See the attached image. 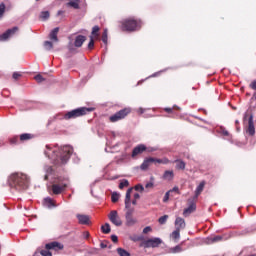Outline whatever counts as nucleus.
Listing matches in <instances>:
<instances>
[{
  "label": "nucleus",
  "mask_w": 256,
  "mask_h": 256,
  "mask_svg": "<svg viewBox=\"0 0 256 256\" xmlns=\"http://www.w3.org/2000/svg\"><path fill=\"white\" fill-rule=\"evenodd\" d=\"M248 135H255V123L253 122V115H250L248 118V127L246 129Z\"/></svg>",
  "instance_id": "12"
},
{
  "label": "nucleus",
  "mask_w": 256,
  "mask_h": 256,
  "mask_svg": "<svg viewBox=\"0 0 256 256\" xmlns=\"http://www.w3.org/2000/svg\"><path fill=\"white\" fill-rule=\"evenodd\" d=\"M45 247H46V250H41L40 255L53 256V254L51 253V251H49V249H53L54 251H61V249H63V244L59 242H52V243L46 244Z\"/></svg>",
  "instance_id": "6"
},
{
  "label": "nucleus",
  "mask_w": 256,
  "mask_h": 256,
  "mask_svg": "<svg viewBox=\"0 0 256 256\" xmlns=\"http://www.w3.org/2000/svg\"><path fill=\"white\" fill-rule=\"evenodd\" d=\"M126 218V225L128 227H133L137 223V219H135L133 216H128Z\"/></svg>",
  "instance_id": "26"
},
{
  "label": "nucleus",
  "mask_w": 256,
  "mask_h": 256,
  "mask_svg": "<svg viewBox=\"0 0 256 256\" xmlns=\"http://www.w3.org/2000/svg\"><path fill=\"white\" fill-rule=\"evenodd\" d=\"M43 205H44V207H47L48 209H52V207H57L55 205V202L53 201V199H51V197L45 198Z\"/></svg>",
  "instance_id": "21"
},
{
  "label": "nucleus",
  "mask_w": 256,
  "mask_h": 256,
  "mask_svg": "<svg viewBox=\"0 0 256 256\" xmlns=\"http://www.w3.org/2000/svg\"><path fill=\"white\" fill-rule=\"evenodd\" d=\"M173 163L176 164V169H178L179 171L185 170V167H186L185 161L181 159H176L173 161Z\"/></svg>",
  "instance_id": "22"
},
{
  "label": "nucleus",
  "mask_w": 256,
  "mask_h": 256,
  "mask_svg": "<svg viewBox=\"0 0 256 256\" xmlns=\"http://www.w3.org/2000/svg\"><path fill=\"white\" fill-rule=\"evenodd\" d=\"M203 189H205V181H202L195 190V198L199 197L201 193H203Z\"/></svg>",
  "instance_id": "24"
},
{
  "label": "nucleus",
  "mask_w": 256,
  "mask_h": 256,
  "mask_svg": "<svg viewBox=\"0 0 256 256\" xmlns=\"http://www.w3.org/2000/svg\"><path fill=\"white\" fill-rule=\"evenodd\" d=\"M153 182H148L146 185H145V188L146 189H151V188H153Z\"/></svg>",
  "instance_id": "54"
},
{
  "label": "nucleus",
  "mask_w": 256,
  "mask_h": 256,
  "mask_svg": "<svg viewBox=\"0 0 256 256\" xmlns=\"http://www.w3.org/2000/svg\"><path fill=\"white\" fill-rule=\"evenodd\" d=\"M150 231H152L151 226H146V227L143 229V233H144V234L150 233Z\"/></svg>",
  "instance_id": "50"
},
{
  "label": "nucleus",
  "mask_w": 256,
  "mask_h": 256,
  "mask_svg": "<svg viewBox=\"0 0 256 256\" xmlns=\"http://www.w3.org/2000/svg\"><path fill=\"white\" fill-rule=\"evenodd\" d=\"M85 237H89V232H85Z\"/></svg>",
  "instance_id": "63"
},
{
  "label": "nucleus",
  "mask_w": 256,
  "mask_h": 256,
  "mask_svg": "<svg viewBox=\"0 0 256 256\" xmlns=\"http://www.w3.org/2000/svg\"><path fill=\"white\" fill-rule=\"evenodd\" d=\"M138 113H140V115H143L145 113V109L139 108L138 109Z\"/></svg>",
  "instance_id": "58"
},
{
  "label": "nucleus",
  "mask_w": 256,
  "mask_h": 256,
  "mask_svg": "<svg viewBox=\"0 0 256 256\" xmlns=\"http://www.w3.org/2000/svg\"><path fill=\"white\" fill-rule=\"evenodd\" d=\"M151 163H155V158H153V157L145 158L143 163L140 166V169L142 171H147V169H149V166L151 165Z\"/></svg>",
  "instance_id": "14"
},
{
  "label": "nucleus",
  "mask_w": 256,
  "mask_h": 256,
  "mask_svg": "<svg viewBox=\"0 0 256 256\" xmlns=\"http://www.w3.org/2000/svg\"><path fill=\"white\" fill-rule=\"evenodd\" d=\"M146 151H147L148 153H153V151H157V149L154 148V147H148V148H146Z\"/></svg>",
  "instance_id": "53"
},
{
  "label": "nucleus",
  "mask_w": 256,
  "mask_h": 256,
  "mask_svg": "<svg viewBox=\"0 0 256 256\" xmlns=\"http://www.w3.org/2000/svg\"><path fill=\"white\" fill-rule=\"evenodd\" d=\"M129 113H131V108H124L116 112V114H118L121 117V119H125L127 115H129Z\"/></svg>",
  "instance_id": "25"
},
{
  "label": "nucleus",
  "mask_w": 256,
  "mask_h": 256,
  "mask_svg": "<svg viewBox=\"0 0 256 256\" xmlns=\"http://www.w3.org/2000/svg\"><path fill=\"white\" fill-rule=\"evenodd\" d=\"M121 119H123V118H121V117L117 114V112H116L114 115L110 116V121H111V123H117V121H121Z\"/></svg>",
  "instance_id": "36"
},
{
  "label": "nucleus",
  "mask_w": 256,
  "mask_h": 256,
  "mask_svg": "<svg viewBox=\"0 0 256 256\" xmlns=\"http://www.w3.org/2000/svg\"><path fill=\"white\" fill-rule=\"evenodd\" d=\"M102 41L105 45H107V29H104V32L102 34Z\"/></svg>",
  "instance_id": "44"
},
{
  "label": "nucleus",
  "mask_w": 256,
  "mask_h": 256,
  "mask_svg": "<svg viewBox=\"0 0 256 256\" xmlns=\"http://www.w3.org/2000/svg\"><path fill=\"white\" fill-rule=\"evenodd\" d=\"M29 139H33V134L24 133L20 135V141H29Z\"/></svg>",
  "instance_id": "31"
},
{
  "label": "nucleus",
  "mask_w": 256,
  "mask_h": 256,
  "mask_svg": "<svg viewBox=\"0 0 256 256\" xmlns=\"http://www.w3.org/2000/svg\"><path fill=\"white\" fill-rule=\"evenodd\" d=\"M49 17H50L49 11H43L40 14V19L42 21H47V19H49Z\"/></svg>",
  "instance_id": "37"
},
{
  "label": "nucleus",
  "mask_w": 256,
  "mask_h": 256,
  "mask_svg": "<svg viewBox=\"0 0 256 256\" xmlns=\"http://www.w3.org/2000/svg\"><path fill=\"white\" fill-rule=\"evenodd\" d=\"M183 251V248L181 245H177L175 247L170 248L169 253H181Z\"/></svg>",
  "instance_id": "32"
},
{
  "label": "nucleus",
  "mask_w": 256,
  "mask_h": 256,
  "mask_svg": "<svg viewBox=\"0 0 256 256\" xmlns=\"http://www.w3.org/2000/svg\"><path fill=\"white\" fill-rule=\"evenodd\" d=\"M163 243V240L161 238H150L145 241V246L146 247H159Z\"/></svg>",
  "instance_id": "10"
},
{
  "label": "nucleus",
  "mask_w": 256,
  "mask_h": 256,
  "mask_svg": "<svg viewBox=\"0 0 256 256\" xmlns=\"http://www.w3.org/2000/svg\"><path fill=\"white\" fill-rule=\"evenodd\" d=\"M124 187H129V180H122L119 184V189H123Z\"/></svg>",
  "instance_id": "41"
},
{
  "label": "nucleus",
  "mask_w": 256,
  "mask_h": 256,
  "mask_svg": "<svg viewBox=\"0 0 256 256\" xmlns=\"http://www.w3.org/2000/svg\"><path fill=\"white\" fill-rule=\"evenodd\" d=\"M250 89H253V91H255L253 93L252 99L256 100V80H253L250 85H249Z\"/></svg>",
  "instance_id": "34"
},
{
  "label": "nucleus",
  "mask_w": 256,
  "mask_h": 256,
  "mask_svg": "<svg viewBox=\"0 0 256 256\" xmlns=\"http://www.w3.org/2000/svg\"><path fill=\"white\" fill-rule=\"evenodd\" d=\"M164 111H166V113H173V108H164Z\"/></svg>",
  "instance_id": "57"
},
{
  "label": "nucleus",
  "mask_w": 256,
  "mask_h": 256,
  "mask_svg": "<svg viewBox=\"0 0 256 256\" xmlns=\"http://www.w3.org/2000/svg\"><path fill=\"white\" fill-rule=\"evenodd\" d=\"M244 119H247V114L244 115Z\"/></svg>",
  "instance_id": "64"
},
{
  "label": "nucleus",
  "mask_w": 256,
  "mask_h": 256,
  "mask_svg": "<svg viewBox=\"0 0 256 256\" xmlns=\"http://www.w3.org/2000/svg\"><path fill=\"white\" fill-rule=\"evenodd\" d=\"M44 171L46 173L44 176L45 181L49 180L50 177H53V168L51 166H45Z\"/></svg>",
  "instance_id": "23"
},
{
  "label": "nucleus",
  "mask_w": 256,
  "mask_h": 256,
  "mask_svg": "<svg viewBox=\"0 0 256 256\" xmlns=\"http://www.w3.org/2000/svg\"><path fill=\"white\" fill-rule=\"evenodd\" d=\"M162 177L164 181H173V178L175 177V173H173V170H166Z\"/></svg>",
  "instance_id": "19"
},
{
  "label": "nucleus",
  "mask_w": 256,
  "mask_h": 256,
  "mask_svg": "<svg viewBox=\"0 0 256 256\" xmlns=\"http://www.w3.org/2000/svg\"><path fill=\"white\" fill-rule=\"evenodd\" d=\"M102 233H105V235L111 233V226L109 223H105V225L101 226Z\"/></svg>",
  "instance_id": "30"
},
{
  "label": "nucleus",
  "mask_w": 256,
  "mask_h": 256,
  "mask_svg": "<svg viewBox=\"0 0 256 256\" xmlns=\"http://www.w3.org/2000/svg\"><path fill=\"white\" fill-rule=\"evenodd\" d=\"M17 139H12L10 140V143L13 145L14 143H16Z\"/></svg>",
  "instance_id": "60"
},
{
  "label": "nucleus",
  "mask_w": 256,
  "mask_h": 256,
  "mask_svg": "<svg viewBox=\"0 0 256 256\" xmlns=\"http://www.w3.org/2000/svg\"><path fill=\"white\" fill-rule=\"evenodd\" d=\"M170 193H171V191H168L165 193L164 198H163L164 203H167V201H169Z\"/></svg>",
  "instance_id": "47"
},
{
  "label": "nucleus",
  "mask_w": 256,
  "mask_h": 256,
  "mask_svg": "<svg viewBox=\"0 0 256 256\" xmlns=\"http://www.w3.org/2000/svg\"><path fill=\"white\" fill-rule=\"evenodd\" d=\"M221 133H222V135H224L225 137H229V131L225 130V128H221Z\"/></svg>",
  "instance_id": "51"
},
{
  "label": "nucleus",
  "mask_w": 256,
  "mask_h": 256,
  "mask_svg": "<svg viewBox=\"0 0 256 256\" xmlns=\"http://www.w3.org/2000/svg\"><path fill=\"white\" fill-rule=\"evenodd\" d=\"M132 205H137V200H132Z\"/></svg>",
  "instance_id": "61"
},
{
  "label": "nucleus",
  "mask_w": 256,
  "mask_h": 256,
  "mask_svg": "<svg viewBox=\"0 0 256 256\" xmlns=\"http://www.w3.org/2000/svg\"><path fill=\"white\" fill-rule=\"evenodd\" d=\"M21 77V74L20 73H18V72H14L13 73V79H18V78H20Z\"/></svg>",
  "instance_id": "55"
},
{
  "label": "nucleus",
  "mask_w": 256,
  "mask_h": 256,
  "mask_svg": "<svg viewBox=\"0 0 256 256\" xmlns=\"http://www.w3.org/2000/svg\"><path fill=\"white\" fill-rule=\"evenodd\" d=\"M108 219L115 225L116 227H121L123 225V221H121V217L117 213V210H112L108 215Z\"/></svg>",
  "instance_id": "8"
},
{
  "label": "nucleus",
  "mask_w": 256,
  "mask_h": 256,
  "mask_svg": "<svg viewBox=\"0 0 256 256\" xmlns=\"http://www.w3.org/2000/svg\"><path fill=\"white\" fill-rule=\"evenodd\" d=\"M196 210L197 204H195V202H191V204L186 209H184L183 215L184 217H189L191 213L195 212Z\"/></svg>",
  "instance_id": "13"
},
{
  "label": "nucleus",
  "mask_w": 256,
  "mask_h": 256,
  "mask_svg": "<svg viewBox=\"0 0 256 256\" xmlns=\"http://www.w3.org/2000/svg\"><path fill=\"white\" fill-rule=\"evenodd\" d=\"M80 225H88L89 224V216L83 214L76 215Z\"/></svg>",
  "instance_id": "18"
},
{
  "label": "nucleus",
  "mask_w": 256,
  "mask_h": 256,
  "mask_svg": "<svg viewBox=\"0 0 256 256\" xmlns=\"http://www.w3.org/2000/svg\"><path fill=\"white\" fill-rule=\"evenodd\" d=\"M122 29L123 31H138V29H141V20L126 19L122 22Z\"/></svg>",
  "instance_id": "4"
},
{
  "label": "nucleus",
  "mask_w": 256,
  "mask_h": 256,
  "mask_svg": "<svg viewBox=\"0 0 256 256\" xmlns=\"http://www.w3.org/2000/svg\"><path fill=\"white\" fill-rule=\"evenodd\" d=\"M121 119H123V118H121V117L117 114V112H116L114 115L110 116V121H111V123H117V121H121Z\"/></svg>",
  "instance_id": "35"
},
{
  "label": "nucleus",
  "mask_w": 256,
  "mask_h": 256,
  "mask_svg": "<svg viewBox=\"0 0 256 256\" xmlns=\"http://www.w3.org/2000/svg\"><path fill=\"white\" fill-rule=\"evenodd\" d=\"M144 151H147V146L145 144H139L132 150V158L135 159L137 155H141Z\"/></svg>",
  "instance_id": "11"
},
{
  "label": "nucleus",
  "mask_w": 256,
  "mask_h": 256,
  "mask_svg": "<svg viewBox=\"0 0 256 256\" xmlns=\"http://www.w3.org/2000/svg\"><path fill=\"white\" fill-rule=\"evenodd\" d=\"M67 7H72L73 9H79V0H70L67 4Z\"/></svg>",
  "instance_id": "27"
},
{
  "label": "nucleus",
  "mask_w": 256,
  "mask_h": 256,
  "mask_svg": "<svg viewBox=\"0 0 256 256\" xmlns=\"http://www.w3.org/2000/svg\"><path fill=\"white\" fill-rule=\"evenodd\" d=\"M97 33H99V26H94L92 28V35H97Z\"/></svg>",
  "instance_id": "48"
},
{
  "label": "nucleus",
  "mask_w": 256,
  "mask_h": 256,
  "mask_svg": "<svg viewBox=\"0 0 256 256\" xmlns=\"http://www.w3.org/2000/svg\"><path fill=\"white\" fill-rule=\"evenodd\" d=\"M135 191H140L141 193H143V191H145V187H143V185L141 184H137L135 187H134Z\"/></svg>",
  "instance_id": "43"
},
{
  "label": "nucleus",
  "mask_w": 256,
  "mask_h": 256,
  "mask_svg": "<svg viewBox=\"0 0 256 256\" xmlns=\"http://www.w3.org/2000/svg\"><path fill=\"white\" fill-rule=\"evenodd\" d=\"M69 182L67 180H58L52 185L53 195H61L65 189H67Z\"/></svg>",
  "instance_id": "5"
},
{
  "label": "nucleus",
  "mask_w": 256,
  "mask_h": 256,
  "mask_svg": "<svg viewBox=\"0 0 256 256\" xmlns=\"http://www.w3.org/2000/svg\"><path fill=\"white\" fill-rule=\"evenodd\" d=\"M85 41H87V37L83 35H78L74 40V46L83 47V44L85 43Z\"/></svg>",
  "instance_id": "15"
},
{
  "label": "nucleus",
  "mask_w": 256,
  "mask_h": 256,
  "mask_svg": "<svg viewBox=\"0 0 256 256\" xmlns=\"http://www.w3.org/2000/svg\"><path fill=\"white\" fill-rule=\"evenodd\" d=\"M95 111V108L93 107H80L76 108L74 110L68 111L63 115V119L66 121H69L71 119H77L78 117H83L84 115H87V113H91Z\"/></svg>",
  "instance_id": "3"
},
{
  "label": "nucleus",
  "mask_w": 256,
  "mask_h": 256,
  "mask_svg": "<svg viewBox=\"0 0 256 256\" xmlns=\"http://www.w3.org/2000/svg\"><path fill=\"white\" fill-rule=\"evenodd\" d=\"M100 247H101V249H107V243L101 242Z\"/></svg>",
  "instance_id": "56"
},
{
  "label": "nucleus",
  "mask_w": 256,
  "mask_h": 256,
  "mask_svg": "<svg viewBox=\"0 0 256 256\" xmlns=\"http://www.w3.org/2000/svg\"><path fill=\"white\" fill-rule=\"evenodd\" d=\"M95 47V41L93 40V37L90 38V42L88 43V49H93Z\"/></svg>",
  "instance_id": "46"
},
{
  "label": "nucleus",
  "mask_w": 256,
  "mask_h": 256,
  "mask_svg": "<svg viewBox=\"0 0 256 256\" xmlns=\"http://www.w3.org/2000/svg\"><path fill=\"white\" fill-rule=\"evenodd\" d=\"M219 241H223V236H211L205 239V243H207V245L219 243Z\"/></svg>",
  "instance_id": "16"
},
{
  "label": "nucleus",
  "mask_w": 256,
  "mask_h": 256,
  "mask_svg": "<svg viewBox=\"0 0 256 256\" xmlns=\"http://www.w3.org/2000/svg\"><path fill=\"white\" fill-rule=\"evenodd\" d=\"M111 240L113 241V243H117L119 241V238L117 237V235H112Z\"/></svg>",
  "instance_id": "52"
},
{
  "label": "nucleus",
  "mask_w": 256,
  "mask_h": 256,
  "mask_svg": "<svg viewBox=\"0 0 256 256\" xmlns=\"http://www.w3.org/2000/svg\"><path fill=\"white\" fill-rule=\"evenodd\" d=\"M170 191V193H177L178 195H179V187H177V186H175V187H173V189H171V190H169Z\"/></svg>",
  "instance_id": "49"
},
{
  "label": "nucleus",
  "mask_w": 256,
  "mask_h": 256,
  "mask_svg": "<svg viewBox=\"0 0 256 256\" xmlns=\"http://www.w3.org/2000/svg\"><path fill=\"white\" fill-rule=\"evenodd\" d=\"M167 219H169V215L161 216V217L158 219V223H159L160 225H165V223H167Z\"/></svg>",
  "instance_id": "38"
},
{
  "label": "nucleus",
  "mask_w": 256,
  "mask_h": 256,
  "mask_svg": "<svg viewBox=\"0 0 256 256\" xmlns=\"http://www.w3.org/2000/svg\"><path fill=\"white\" fill-rule=\"evenodd\" d=\"M35 81H37V83H43V81H45V78H43V76L41 74H37L34 77Z\"/></svg>",
  "instance_id": "42"
},
{
  "label": "nucleus",
  "mask_w": 256,
  "mask_h": 256,
  "mask_svg": "<svg viewBox=\"0 0 256 256\" xmlns=\"http://www.w3.org/2000/svg\"><path fill=\"white\" fill-rule=\"evenodd\" d=\"M8 183L11 189L25 191V189L29 188V177L23 173H13L8 178Z\"/></svg>",
  "instance_id": "2"
},
{
  "label": "nucleus",
  "mask_w": 256,
  "mask_h": 256,
  "mask_svg": "<svg viewBox=\"0 0 256 256\" xmlns=\"http://www.w3.org/2000/svg\"><path fill=\"white\" fill-rule=\"evenodd\" d=\"M4 13H5V4H0V19H1V17H3V15H4Z\"/></svg>",
  "instance_id": "45"
},
{
  "label": "nucleus",
  "mask_w": 256,
  "mask_h": 256,
  "mask_svg": "<svg viewBox=\"0 0 256 256\" xmlns=\"http://www.w3.org/2000/svg\"><path fill=\"white\" fill-rule=\"evenodd\" d=\"M58 34H59V27H56L50 32L49 39L55 42L59 41V38L57 37Z\"/></svg>",
  "instance_id": "20"
},
{
  "label": "nucleus",
  "mask_w": 256,
  "mask_h": 256,
  "mask_svg": "<svg viewBox=\"0 0 256 256\" xmlns=\"http://www.w3.org/2000/svg\"><path fill=\"white\" fill-rule=\"evenodd\" d=\"M133 192V188H129L126 192L125 196V208L128 209L125 217H133V209H131V193Z\"/></svg>",
  "instance_id": "7"
},
{
  "label": "nucleus",
  "mask_w": 256,
  "mask_h": 256,
  "mask_svg": "<svg viewBox=\"0 0 256 256\" xmlns=\"http://www.w3.org/2000/svg\"><path fill=\"white\" fill-rule=\"evenodd\" d=\"M44 155L50 159L53 165H65L73 155V147L66 145L59 147L58 145H46Z\"/></svg>",
  "instance_id": "1"
},
{
  "label": "nucleus",
  "mask_w": 256,
  "mask_h": 256,
  "mask_svg": "<svg viewBox=\"0 0 256 256\" xmlns=\"http://www.w3.org/2000/svg\"><path fill=\"white\" fill-rule=\"evenodd\" d=\"M57 15H63V11L59 10Z\"/></svg>",
  "instance_id": "62"
},
{
  "label": "nucleus",
  "mask_w": 256,
  "mask_h": 256,
  "mask_svg": "<svg viewBox=\"0 0 256 256\" xmlns=\"http://www.w3.org/2000/svg\"><path fill=\"white\" fill-rule=\"evenodd\" d=\"M154 163H161L162 165H169V163H171V161L168 158H154Z\"/></svg>",
  "instance_id": "29"
},
{
  "label": "nucleus",
  "mask_w": 256,
  "mask_h": 256,
  "mask_svg": "<svg viewBox=\"0 0 256 256\" xmlns=\"http://www.w3.org/2000/svg\"><path fill=\"white\" fill-rule=\"evenodd\" d=\"M44 48L46 49V51H51V49H53V42L45 41L44 42Z\"/></svg>",
  "instance_id": "39"
},
{
  "label": "nucleus",
  "mask_w": 256,
  "mask_h": 256,
  "mask_svg": "<svg viewBox=\"0 0 256 256\" xmlns=\"http://www.w3.org/2000/svg\"><path fill=\"white\" fill-rule=\"evenodd\" d=\"M185 219L181 218V217H177L175 220V227L176 230L181 231V229H185Z\"/></svg>",
  "instance_id": "17"
},
{
  "label": "nucleus",
  "mask_w": 256,
  "mask_h": 256,
  "mask_svg": "<svg viewBox=\"0 0 256 256\" xmlns=\"http://www.w3.org/2000/svg\"><path fill=\"white\" fill-rule=\"evenodd\" d=\"M140 197H141V196L139 195V193H135V194H134V199H135V200L140 199Z\"/></svg>",
  "instance_id": "59"
},
{
  "label": "nucleus",
  "mask_w": 256,
  "mask_h": 256,
  "mask_svg": "<svg viewBox=\"0 0 256 256\" xmlns=\"http://www.w3.org/2000/svg\"><path fill=\"white\" fill-rule=\"evenodd\" d=\"M170 237H172L174 241H179V239L181 238V230L176 229L171 233Z\"/></svg>",
  "instance_id": "28"
},
{
  "label": "nucleus",
  "mask_w": 256,
  "mask_h": 256,
  "mask_svg": "<svg viewBox=\"0 0 256 256\" xmlns=\"http://www.w3.org/2000/svg\"><path fill=\"white\" fill-rule=\"evenodd\" d=\"M119 197H120L119 193L117 192L112 193V196H111L112 203H117V201H119Z\"/></svg>",
  "instance_id": "40"
},
{
  "label": "nucleus",
  "mask_w": 256,
  "mask_h": 256,
  "mask_svg": "<svg viewBox=\"0 0 256 256\" xmlns=\"http://www.w3.org/2000/svg\"><path fill=\"white\" fill-rule=\"evenodd\" d=\"M19 31L18 27H13L11 29H8L6 32H4L2 35H0V41H7L9 37L15 35Z\"/></svg>",
  "instance_id": "9"
},
{
  "label": "nucleus",
  "mask_w": 256,
  "mask_h": 256,
  "mask_svg": "<svg viewBox=\"0 0 256 256\" xmlns=\"http://www.w3.org/2000/svg\"><path fill=\"white\" fill-rule=\"evenodd\" d=\"M117 253L119 256H131V253L127 252V250L123 248H117Z\"/></svg>",
  "instance_id": "33"
}]
</instances>
